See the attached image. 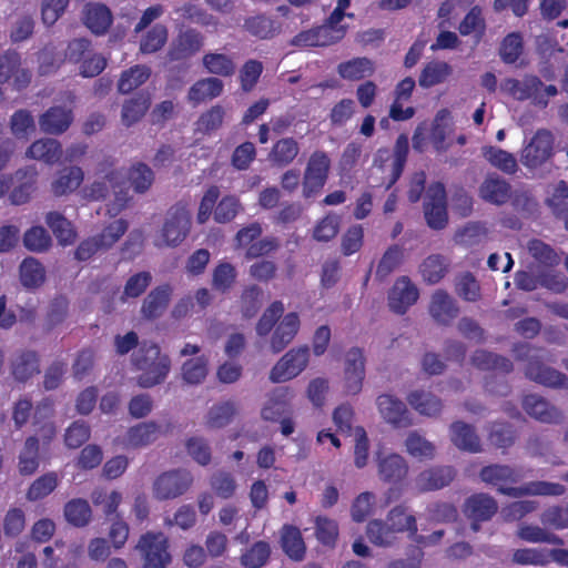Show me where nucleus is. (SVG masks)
I'll return each instance as SVG.
<instances>
[{
    "mask_svg": "<svg viewBox=\"0 0 568 568\" xmlns=\"http://www.w3.org/2000/svg\"><path fill=\"white\" fill-rule=\"evenodd\" d=\"M16 144L11 139L0 143V172L7 168ZM38 187V171L34 165L18 169L13 173L0 174V199L6 194L12 205L28 203Z\"/></svg>",
    "mask_w": 568,
    "mask_h": 568,
    "instance_id": "nucleus-1",
    "label": "nucleus"
},
{
    "mask_svg": "<svg viewBox=\"0 0 568 568\" xmlns=\"http://www.w3.org/2000/svg\"><path fill=\"white\" fill-rule=\"evenodd\" d=\"M480 478L487 484L497 486L498 491L510 497L521 496H561L566 493L564 485L549 481H530L520 487H509L516 483L518 474L507 465H489L481 468Z\"/></svg>",
    "mask_w": 568,
    "mask_h": 568,
    "instance_id": "nucleus-2",
    "label": "nucleus"
},
{
    "mask_svg": "<svg viewBox=\"0 0 568 568\" xmlns=\"http://www.w3.org/2000/svg\"><path fill=\"white\" fill-rule=\"evenodd\" d=\"M131 361L134 368L141 372L138 376V385L142 388L162 384L171 371V358L168 354L162 353L160 346L154 342H141Z\"/></svg>",
    "mask_w": 568,
    "mask_h": 568,
    "instance_id": "nucleus-3",
    "label": "nucleus"
},
{
    "mask_svg": "<svg viewBox=\"0 0 568 568\" xmlns=\"http://www.w3.org/2000/svg\"><path fill=\"white\" fill-rule=\"evenodd\" d=\"M417 530L415 516L407 514L405 506L398 505L389 510L386 521L371 520L366 527V535L372 544L388 547L396 541L398 532L408 531L412 537H415Z\"/></svg>",
    "mask_w": 568,
    "mask_h": 568,
    "instance_id": "nucleus-4",
    "label": "nucleus"
},
{
    "mask_svg": "<svg viewBox=\"0 0 568 568\" xmlns=\"http://www.w3.org/2000/svg\"><path fill=\"white\" fill-rule=\"evenodd\" d=\"M501 91L517 101L530 100L531 103L540 109L549 104V98L558 94V89L554 84H544L539 77L526 74L521 80L507 78L500 84Z\"/></svg>",
    "mask_w": 568,
    "mask_h": 568,
    "instance_id": "nucleus-5",
    "label": "nucleus"
},
{
    "mask_svg": "<svg viewBox=\"0 0 568 568\" xmlns=\"http://www.w3.org/2000/svg\"><path fill=\"white\" fill-rule=\"evenodd\" d=\"M141 558V568H169L173 557L170 540L162 531L142 534L134 547Z\"/></svg>",
    "mask_w": 568,
    "mask_h": 568,
    "instance_id": "nucleus-6",
    "label": "nucleus"
},
{
    "mask_svg": "<svg viewBox=\"0 0 568 568\" xmlns=\"http://www.w3.org/2000/svg\"><path fill=\"white\" fill-rule=\"evenodd\" d=\"M535 348L528 343H520L515 346L516 356L520 361L527 359L525 375L530 381L547 387H562L566 385L567 376L542 363L539 356L531 355Z\"/></svg>",
    "mask_w": 568,
    "mask_h": 568,
    "instance_id": "nucleus-7",
    "label": "nucleus"
},
{
    "mask_svg": "<svg viewBox=\"0 0 568 568\" xmlns=\"http://www.w3.org/2000/svg\"><path fill=\"white\" fill-rule=\"evenodd\" d=\"M110 191L114 194V201L108 212L118 214L131 200L125 175L120 170H111L101 181H94L89 189V197L99 201L104 200Z\"/></svg>",
    "mask_w": 568,
    "mask_h": 568,
    "instance_id": "nucleus-8",
    "label": "nucleus"
},
{
    "mask_svg": "<svg viewBox=\"0 0 568 568\" xmlns=\"http://www.w3.org/2000/svg\"><path fill=\"white\" fill-rule=\"evenodd\" d=\"M555 136L547 129H538L520 152V162L529 170L542 166L555 154Z\"/></svg>",
    "mask_w": 568,
    "mask_h": 568,
    "instance_id": "nucleus-9",
    "label": "nucleus"
},
{
    "mask_svg": "<svg viewBox=\"0 0 568 568\" xmlns=\"http://www.w3.org/2000/svg\"><path fill=\"white\" fill-rule=\"evenodd\" d=\"M331 169V160L326 152L315 151L311 154L303 176V196L310 199L325 186Z\"/></svg>",
    "mask_w": 568,
    "mask_h": 568,
    "instance_id": "nucleus-10",
    "label": "nucleus"
},
{
    "mask_svg": "<svg viewBox=\"0 0 568 568\" xmlns=\"http://www.w3.org/2000/svg\"><path fill=\"white\" fill-rule=\"evenodd\" d=\"M424 216L433 230H443L448 223L447 194L442 182L432 183L424 200Z\"/></svg>",
    "mask_w": 568,
    "mask_h": 568,
    "instance_id": "nucleus-11",
    "label": "nucleus"
},
{
    "mask_svg": "<svg viewBox=\"0 0 568 568\" xmlns=\"http://www.w3.org/2000/svg\"><path fill=\"white\" fill-rule=\"evenodd\" d=\"M408 153L409 141L405 134H399L397 136L392 154L385 148L377 150L374 158L375 166L384 169L385 163L392 159L390 174L385 183L386 190H389L400 179L408 159Z\"/></svg>",
    "mask_w": 568,
    "mask_h": 568,
    "instance_id": "nucleus-12",
    "label": "nucleus"
},
{
    "mask_svg": "<svg viewBox=\"0 0 568 568\" xmlns=\"http://www.w3.org/2000/svg\"><path fill=\"white\" fill-rule=\"evenodd\" d=\"M193 483V476L185 469L162 473L153 483V495L159 500H169L182 496Z\"/></svg>",
    "mask_w": 568,
    "mask_h": 568,
    "instance_id": "nucleus-13",
    "label": "nucleus"
},
{
    "mask_svg": "<svg viewBox=\"0 0 568 568\" xmlns=\"http://www.w3.org/2000/svg\"><path fill=\"white\" fill-rule=\"evenodd\" d=\"M191 227V215L186 205L179 202L168 212L162 227V237L166 245L178 246L185 240Z\"/></svg>",
    "mask_w": 568,
    "mask_h": 568,
    "instance_id": "nucleus-14",
    "label": "nucleus"
},
{
    "mask_svg": "<svg viewBox=\"0 0 568 568\" xmlns=\"http://www.w3.org/2000/svg\"><path fill=\"white\" fill-rule=\"evenodd\" d=\"M308 346H300L290 349L271 369L270 379L273 383H282L296 377L308 364Z\"/></svg>",
    "mask_w": 568,
    "mask_h": 568,
    "instance_id": "nucleus-15",
    "label": "nucleus"
},
{
    "mask_svg": "<svg viewBox=\"0 0 568 568\" xmlns=\"http://www.w3.org/2000/svg\"><path fill=\"white\" fill-rule=\"evenodd\" d=\"M204 47V36L196 29L187 28L178 33L168 50L170 61H186Z\"/></svg>",
    "mask_w": 568,
    "mask_h": 568,
    "instance_id": "nucleus-16",
    "label": "nucleus"
},
{
    "mask_svg": "<svg viewBox=\"0 0 568 568\" xmlns=\"http://www.w3.org/2000/svg\"><path fill=\"white\" fill-rule=\"evenodd\" d=\"M418 288L408 276L398 277L388 293V306L390 311L403 315L417 302Z\"/></svg>",
    "mask_w": 568,
    "mask_h": 568,
    "instance_id": "nucleus-17",
    "label": "nucleus"
},
{
    "mask_svg": "<svg viewBox=\"0 0 568 568\" xmlns=\"http://www.w3.org/2000/svg\"><path fill=\"white\" fill-rule=\"evenodd\" d=\"M365 378V357L358 347L351 348L346 354L344 369V389L348 395H356L362 390Z\"/></svg>",
    "mask_w": 568,
    "mask_h": 568,
    "instance_id": "nucleus-18",
    "label": "nucleus"
},
{
    "mask_svg": "<svg viewBox=\"0 0 568 568\" xmlns=\"http://www.w3.org/2000/svg\"><path fill=\"white\" fill-rule=\"evenodd\" d=\"M172 294L173 287L169 283L152 288L141 305L142 317L149 321L161 317L170 304Z\"/></svg>",
    "mask_w": 568,
    "mask_h": 568,
    "instance_id": "nucleus-19",
    "label": "nucleus"
},
{
    "mask_svg": "<svg viewBox=\"0 0 568 568\" xmlns=\"http://www.w3.org/2000/svg\"><path fill=\"white\" fill-rule=\"evenodd\" d=\"M428 311L433 320L443 326H449L459 314L457 302L445 290L433 293Z\"/></svg>",
    "mask_w": 568,
    "mask_h": 568,
    "instance_id": "nucleus-20",
    "label": "nucleus"
},
{
    "mask_svg": "<svg viewBox=\"0 0 568 568\" xmlns=\"http://www.w3.org/2000/svg\"><path fill=\"white\" fill-rule=\"evenodd\" d=\"M382 417L395 427H407L412 424L408 409L404 402L389 394H382L376 400Z\"/></svg>",
    "mask_w": 568,
    "mask_h": 568,
    "instance_id": "nucleus-21",
    "label": "nucleus"
},
{
    "mask_svg": "<svg viewBox=\"0 0 568 568\" xmlns=\"http://www.w3.org/2000/svg\"><path fill=\"white\" fill-rule=\"evenodd\" d=\"M480 199L494 205L506 204L511 196V185L496 173L488 174L479 186Z\"/></svg>",
    "mask_w": 568,
    "mask_h": 568,
    "instance_id": "nucleus-22",
    "label": "nucleus"
},
{
    "mask_svg": "<svg viewBox=\"0 0 568 568\" xmlns=\"http://www.w3.org/2000/svg\"><path fill=\"white\" fill-rule=\"evenodd\" d=\"M524 410L532 418L547 424H559L562 422V413L536 394L526 395L523 399Z\"/></svg>",
    "mask_w": 568,
    "mask_h": 568,
    "instance_id": "nucleus-23",
    "label": "nucleus"
},
{
    "mask_svg": "<svg viewBox=\"0 0 568 568\" xmlns=\"http://www.w3.org/2000/svg\"><path fill=\"white\" fill-rule=\"evenodd\" d=\"M498 510L497 501L488 494L477 493L469 496L463 506L468 519L490 520Z\"/></svg>",
    "mask_w": 568,
    "mask_h": 568,
    "instance_id": "nucleus-24",
    "label": "nucleus"
},
{
    "mask_svg": "<svg viewBox=\"0 0 568 568\" xmlns=\"http://www.w3.org/2000/svg\"><path fill=\"white\" fill-rule=\"evenodd\" d=\"M72 122V110L60 105L49 108L39 119L41 130L49 134L64 133Z\"/></svg>",
    "mask_w": 568,
    "mask_h": 568,
    "instance_id": "nucleus-25",
    "label": "nucleus"
},
{
    "mask_svg": "<svg viewBox=\"0 0 568 568\" xmlns=\"http://www.w3.org/2000/svg\"><path fill=\"white\" fill-rule=\"evenodd\" d=\"M455 477L450 466H436L422 471L416 477V486L420 491H432L449 485Z\"/></svg>",
    "mask_w": 568,
    "mask_h": 568,
    "instance_id": "nucleus-26",
    "label": "nucleus"
},
{
    "mask_svg": "<svg viewBox=\"0 0 568 568\" xmlns=\"http://www.w3.org/2000/svg\"><path fill=\"white\" fill-rule=\"evenodd\" d=\"M300 317L295 312L287 313L277 324L271 338L273 353L282 352L296 336L300 329Z\"/></svg>",
    "mask_w": 568,
    "mask_h": 568,
    "instance_id": "nucleus-27",
    "label": "nucleus"
},
{
    "mask_svg": "<svg viewBox=\"0 0 568 568\" xmlns=\"http://www.w3.org/2000/svg\"><path fill=\"white\" fill-rule=\"evenodd\" d=\"M40 373V359L34 351H22L11 361V374L19 383H26Z\"/></svg>",
    "mask_w": 568,
    "mask_h": 568,
    "instance_id": "nucleus-28",
    "label": "nucleus"
},
{
    "mask_svg": "<svg viewBox=\"0 0 568 568\" xmlns=\"http://www.w3.org/2000/svg\"><path fill=\"white\" fill-rule=\"evenodd\" d=\"M450 439L460 450L468 453H479L481 450L480 438L475 428L465 422L457 420L450 425Z\"/></svg>",
    "mask_w": 568,
    "mask_h": 568,
    "instance_id": "nucleus-29",
    "label": "nucleus"
},
{
    "mask_svg": "<svg viewBox=\"0 0 568 568\" xmlns=\"http://www.w3.org/2000/svg\"><path fill=\"white\" fill-rule=\"evenodd\" d=\"M83 21L94 34L101 36L108 32L113 17L105 4L88 3L84 8Z\"/></svg>",
    "mask_w": 568,
    "mask_h": 568,
    "instance_id": "nucleus-30",
    "label": "nucleus"
},
{
    "mask_svg": "<svg viewBox=\"0 0 568 568\" xmlns=\"http://www.w3.org/2000/svg\"><path fill=\"white\" fill-rule=\"evenodd\" d=\"M408 465L398 454H389L378 460V475L385 483L397 484L406 478Z\"/></svg>",
    "mask_w": 568,
    "mask_h": 568,
    "instance_id": "nucleus-31",
    "label": "nucleus"
},
{
    "mask_svg": "<svg viewBox=\"0 0 568 568\" xmlns=\"http://www.w3.org/2000/svg\"><path fill=\"white\" fill-rule=\"evenodd\" d=\"M406 399L418 414L427 417H436L443 409L442 399L432 392L424 389L410 392Z\"/></svg>",
    "mask_w": 568,
    "mask_h": 568,
    "instance_id": "nucleus-32",
    "label": "nucleus"
},
{
    "mask_svg": "<svg viewBox=\"0 0 568 568\" xmlns=\"http://www.w3.org/2000/svg\"><path fill=\"white\" fill-rule=\"evenodd\" d=\"M27 158L42 161L47 164L58 163L62 156L61 143L54 139L44 138L34 141L26 152Z\"/></svg>",
    "mask_w": 568,
    "mask_h": 568,
    "instance_id": "nucleus-33",
    "label": "nucleus"
},
{
    "mask_svg": "<svg viewBox=\"0 0 568 568\" xmlns=\"http://www.w3.org/2000/svg\"><path fill=\"white\" fill-rule=\"evenodd\" d=\"M53 413V404L50 399H43L36 406L33 415V425L38 426L43 445H49L57 435V428L49 418Z\"/></svg>",
    "mask_w": 568,
    "mask_h": 568,
    "instance_id": "nucleus-34",
    "label": "nucleus"
},
{
    "mask_svg": "<svg viewBox=\"0 0 568 568\" xmlns=\"http://www.w3.org/2000/svg\"><path fill=\"white\" fill-rule=\"evenodd\" d=\"M18 468L22 476L33 475L40 466V444L34 435L26 438L18 456Z\"/></svg>",
    "mask_w": 568,
    "mask_h": 568,
    "instance_id": "nucleus-35",
    "label": "nucleus"
},
{
    "mask_svg": "<svg viewBox=\"0 0 568 568\" xmlns=\"http://www.w3.org/2000/svg\"><path fill=\"white\" fill-rule=\"evenodd\" d=\"M84 173L79 166H70L59 171L58 176L51 183V192L54 196H63L74 192L83 182Z\"/></svg>",
    "mask_w": 568,
    "mask_h": 568,
    "instance_id": "nucleus-36",
    "label": "nucleus"
},
{
    "mask_svg": "<svg viewBox=\"0 0 568 568\" xmlns=\"http://www.w3.org/2000/svg\"><path fill=\"white\" fill-rule=\"evenodd\" d=\"M471 364L480 371H498L504 374L514 369L509 358L486 349H477L471 356Z\"/></svg>",
    "mask_w": 568,
    "mask_h": 568,
    "instance_id": "nucleus-37",
    "label": "nucleus"
},
{
    "mask_svg": "<svg viewBox=\"0 0 568 568\" xmlns=\"http://www.w3.org/2000/svg\"><path fill=\"white\" fill-rule=\"evenodd\" d=\"M19 277L23 287L34 290L45 282V270L37 258L28 256L19 266Z\"/></svg>",
    "mask_w": 568,
    "mask_h": 568,
    "instance_id": "nucleus-38",
    "label": "nucleus"
},
{
    "mask_svg": "<svg viewBox=\"0 0 568 568\" xmlns=\"http://www.w3.org/2000/svg\"><path fill=\"white\" fill-rule=\"evenodd\" d=\"M300 152V145L294 138H282L277 140L270 153L268 160L278 168L291 164Z\"/></svg>",
    "mask_w": 568,
    "mask_h": 568,
    "instance_id": "nucleus-39",
    "label": "nucleus"
},
{
    "mask_svg": "<svg viewBox=\"0 0 568 568\" xmlns=\"http://www.w3.org/2000/svg\"><path fill=\"white\" fill-rule=\"evenodd\" d=\"M449 262L442 254H432L427 256L419 266L420 275L424 282L437 284L448 272Z\"/></svg>",
    "mask_w": 568,
    "mask_h": 568,
    "instance_id": "nucleus-40",
    "label": "nucleus"
},
{
    "mask_svg": "<svg viewBox=\"0 0 568 568\" xmlns=\"http://www.w3.org/2000/svg\"><path fill=\"white\" fill-rule=\"evenodd\" d=\"M224 84L222 80L215 77L197 80L189 90L187 98L195 103L203 102L206 99L220 97Z\"/></svg>",
    "mask_w": 568,
    "mask_h": 568,
    "instance_id": "nucleus-41",
    "label": "nucleus"
},
{
    "mask_svg": "<svg viewBox=\"0 0 568 568\" xmlns=\"http://www.w3.org/2000/svg\"><path fill=\"white\" fill-rule=\"evenodd\" d=\"M341 78L357 81L374 73V63L368 58H353L337 67Z\"/></svg>",
    "mask_w": 568,
    "mask_h": 568,
    "instance_id": "nucleus-42",
    "label": "nucleus"
},
{
    "mask_svg": "<svg viewBox=\"0 0 568 568\" xmlns=\"http://www.w3.org/2000/svg\"><path fill=\"white\" fill-rule=\"evenodd\" d=\"M159 425L155 422L140 423L126 432V445L138 448L150 445L158 438Z\"/></svg>",
    "mask_w": 568,
    "mask_h": 568,
    "instance_id": "nucleus-43",
    "label": "nucleus"
},
{
    "mask_svg": "<svg viewBox=\"0 0 568 568\" xmlns=\"http://www.w3.org/2000/svg\"><path fill=\"white\" fill-rule=\"evenodd\" d=\"M452 67L445 61H430L422 70L418 83L422 88L440 84L452 74Z\"/></svg>",
    "mask_w": 568,
    "mask_h": 568,
    "instance_id": "nucleus-44",
    "label": "nucleus"
},
{
    "mask_svg": "<svg viewBox=\"0 0 568 568\" xmlns=\"http://www.w3.org/2000/svg\"><path fill=\"white\" fill-rule=\"evenodd\" d=\"M151 97L148 92H139L130 100L125 101L122 108V120L125 125L138 122L149 110Z\"/></svg>",
    "mask_w": 568,
    "mask_h": 568,
    "instance_id": "nucleus-45",
    "label": "nucleus"
},
{
    "mask_svg": "<svg viewBox=\"0 0 568 568\" xmlns=\"http://www.w3.org/2000/svg\"><path fill=\"white\" fill-rule=\"evenodd\" d=\"M45 223L51 229L58 242L62 245H68L74 242L77 233L70 221H68L61 213L52 211L45 216Z\"/></svg>",
    "mask_w": 568,
    "mask_h": 568,
    "instance_id": "nucleus-46",
    "label": "nucleus"
},
{
    "mask_svg": "<svg viewBox=\"0 0 568 568\" xmlns=\"http://www.w3.org/2000/svg\"><path fill=\"white\" fill-rule=\"evenodd\" d=\"M64 517L74 527H85L92 518L90 504L82 498L69 500L64 506Z\"/></svg>",
    "mask_w": 568,
    "mask_h": 568,
    "instance_id": "nucleus-47",
    "label": "nucleus"
},
{
    "mask_svg": "<svg viewBox=\"0 0 568 568\" xmlns=\"http://www.w3.org/2000/svg\"><path fill=\"white\" fill-rule=\"evenodd\" d=\"M458 31L463 37L475 33L477 42L481 40L486 32V20L483 16V9L479 6H473L465 14L458 26Z\"/></svg>",
    "mask_w": 568,
    "mask_h": 568,
    "instance_id": "nucleus-48",
    "label": "nucleus"
},
{
    "mask_svg": "<svg viewBox=\"0 0 568 568\" xmlns=\"http://www.w3.org/2000/svg\"><path fill=\"white\" fill-rule=\"evenodd\" d=\"M203 67L211 74L229 78L235 73L233 59L224 53L207 52L202 58Z\"/></svg>",
    "mask_w": 568,
    "mask_h": 568,
    "instance_id": "nucleus-49",
    "label": "nucleus"
},
{
    "mask_svg": "<svg viewBox=\"0 0 568 568\" xmlns=\"http://www.w3.org/2000/svg\"><path fill=\"white\" fill-rule=\"evenodd\" d=\"M483 155L493 166L507 174H514L518 169L515 155L500 148L493 145L484 146Z\"/></svg>",
    "mask_w": 568,
    "mask_h": 568,
    "instance_id": "nucleus-50",
    "label": "nucleus"
},
{
    "mask_svg": "<svg viewBox=\"0 0 568 568\" xmlns=\"http://www.w3.org/2000/svg\"><path fill=\"white\" fill-rule=\"evenodd\" d=\"M282 548L294 560H302L305 555V544L300 529L295 526H284L282 534Z\"/></svg>",
    "mask_w": 568,
    "mask_h": 568,
    "instance_id": "nucleus-51",
    "label": "nucleus"
},
{
    "mask_svg": "<svg viewBox=\"0 0 568 568\" xmlns=\"http://www.w3.org/2000/svg\"><path fill=\"white\" fill-rule=\"evenodd\" d=\"M59 477L55 471H48L29 486L26 498L29 501H38L49 496L58 487Z\"/></svg>",
    "mask_w": 568,
    "mask_h": 568,
    "instance_id": "nucleus-52",
    "label": "nucleus"
},
{
    "mask_svg": "<svg viewBox=\"0 0 568 568\" xmlns=\"http://www.w3.org/2000/svg\"><path fill=\"white\" fill-rule=\"evenodd\" d=\"M151 70L146 65L136 64L122 72L118 82V90L123 93H130L148 81Z\"/></svg>",
    "mask_w": 568,
    "mask_h": 568,
    "instance_id": "nucleus-53",
    "label": "nucleus"
},
{
    "mask_svg": "<svg viewBox=\"0 0 568 568\" xmlns=\"http://www.w3.org/2000/svg\"><path fill=\"white\" fill-rule=\"evenodd\" d=\"M244 28L250 34L260 39H271L280 31V24L263 14L247 18L244 21Z\"/></svg>",
    "mask_w": 568,
    "mask_h": 568,
    "instance_id": "nucleus-54",
    "label": "nucleus"
},
{
    "mask_svg": "<svg viewBox=\"0 0 568 568\" xmlns=\"http://www.w3.org/2000/svg\"><path fill=\"white\" fill-rule=\"evenodd\" d=\"M270 555V544L264 540H258L241 555L240 561L245 568H262L267 562Z\"/></svg>",
    "mask_w": 568,
    "mask_h": 568,
    "instance_id": "nucleus-55",
    "label": "nucleus"
},
{
    "mask_svg": "<svg viewBox=\"0 0 568 568\" xmlns=\"http://www.w3.org/2000/svg\"><path fill=\"white\" fill-rule=\"evenodd\" d=\"M243 210L240 199L234 194L224 195L214 209V221L220 224L233 221Z\"/></svg>",
    "mask_w": 568,
    "mask_h": 568,
    "instance_id": "nucleus-56",
    "label": "nucleus"
},
{
    "mask_svg": "<svg viewBox=\"0 0 568 568\" xmlns=\"http://www.w3.org/2000/svg\"><path fill=\"white\" fill-rule=\"evenodd\" d=\"M237 277L235 267L229 262L219 263L212 274V287L220 293H227Z\"/></svg>",
    "mask_w": 568,
    "mask_h": 568,
    "instance_id": "nucleus-57",
    "label": "nucleus"
},
{
    "mask_svg": "<svg viewBox=\"0 0 568 568\" xmlns=\"http://www.w3.org/2000/svg\"><path fill=\"white\" fill-rule=\"evenodd\" d=\"M236 414V406L234 402L226 400L213 405L206 417V425L211 428H222L230 424Z\"/></svg>",
    "mask_w": 568,
    "mask_h": 568,
    "instance_id": "nucleus-58",
    "label": "nucleus"
},
{
    "mask_svg": "<svg viewBox=\"0 0 568 568\" xmlns=\"http://www.w3.org/2000/svg\"><path fill=\"white\" fill-rule=\"evenodd\" d=\"M168 41V28L156 23L141 39L140 51L142 53H154L161 50Z\"/></svg>",
    "mask_w": 568,
    "mask_h": 568,
    "instance_id": "nucleus-59",
    "label": "nucleus"
},
{
    "mask_svg": "<svg viewBox=\"0 0 568 568\" xmlns=\"http://www.w3.org/2000/svg\"><path fill=\"white\" fill-rule=\"evenodd\" d=\"M403 258V248L397 245H390L383 254L376 267V277L385 280L390 273H393Z\"/></svg>",
    "mask_w": 568,
    "mask_h": 568,
    "instance_id": "nucleus-60",
    "label": "nucleus"
},
{
    "mask_svg": "<svg viewBox=\"0 0 568 568\" xmlns=\"http://www.w3.org/2000/svg\"><path fill=\"white\" fill-rule=\"evenodd\" d=\"M405 446L407 453L419 459H432L435 455V446L416 432L408 434Z\"/></svg>",
    "mask_w": 568,
    "mask_h": 568,
    "instance_id": "nucleus-61",
    "label": "nucleus"
},
{
    "mask_svg": "<svg viewBox=\"0 0 568 568\" xmlns=\"http://www.w3.org/2000/svg\"><path fill=\"white\" fill-rule=\"evenodd\" d=\"M524 50L523 38L518 32L507 34L500 43L499 55L507 64L515 63Z\"/></svg>",
    "mask_w": 568,
    "mask_h": 568,
    "instance_id": "nucleus-62",
    "label": "nucleus"
},
{
    "mask_svg": "<svg viewBox=\"0 0 568 568\" xmlns=\"http://www.w3.org/2000/svg\"><path fill=\"white\" fill-rule=\"evenodd\" d=\"M315 536L327 547H334L338 537V525L334 519L317 516L315 519Z\"/></svg>",
    "mask_w": 568,
    "mask_h": 568,
    "instance_id": "nucleus-63",
    "label": "nucleus"
},
{
    "mask_svg": "<svg viewBox=\"0 0 568 568\" xmlns=\"http://www.w3.org/2000/svg\"><path fill=\"white\" fill-rule=\"evenodd\" d=\"M547 203L557 217L564 219L565 222L568 220V183L566 181L557 184Z\"/></svg>",
    "mask_w": 568,
    "mask_h": 568,
    "instance_id": "nucleus-64",
    "label": "nucleus"
}]
</instances>
